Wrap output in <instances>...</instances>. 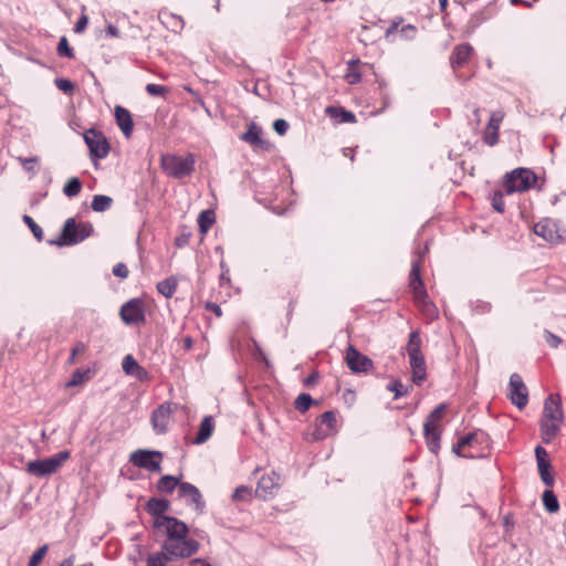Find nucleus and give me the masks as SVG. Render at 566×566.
<instances>
[{"instance_id":"59","label":"nucleus","mask_w":566,"mask_h":566,"mask_svg":"<svg viewBox=\"0 0 566 566\" xmlns=\"http://www.w3.org/2000/svg\"><path fill=\"white\" fill-rule=\"evenodd\" d=\"M190 237H191V233H190V232H184V233L179 234V235L175 239V245H176L177 248H182V247H185L186 244H188Z\"/></svg>"},{"instance_id":"6","label":"nucleus","mask_w":566,"mask_h":566,"mask_svg":"<svg viewBox=\"0 0 566 566\" xmlns=\"http://www.w3.org/2000/svg\"><path fill=\"white\" fill-rule=\"evenodd\" d=\"M199 542L187 535L182 539L164 541L161 544V549L171 560L190 557L199 551Z\"/></svg>"},{"instance_id":"19","label":"nucleus","mask_w":566,"mask_h":566,"mask_svg":"<svg viewBox=\"0 0 566 566\" xmlns=\"http://www.w3.org/2000/svg\"><path fill=\"white\" fill-rule=\"evenodd\" d=\"M279 480L280 476L275 472L262 475L256 484V496L266 500L273 494L274 489L279 486Z\"/></svg>"},{"instance_id":"20","label":"nucleus","mask_w":566,"mask_h":566,"mask_svg":"<svg viewBox=\"0 0 566 566\" xmlns=\"http://www.w3.org/2000/svg\"><path fill=\"white\" fill-rule=\"evenodd\" d=\"M543 416L545 420L563 422L564 415L558 396L549 395L544 402Z\"/></svg>"},{"instance_id":"25","label":"nucleus","mask_w":566,"mask_h":566,"mask_svg":"<svg viewBox=\"0 0 566 566\" xmlns=\"http://www.w3.org/2000/svg\"><path fill=\"white\" fill-rule=\"evenodd\" d=\"M423 434L429 451L437 455L440 450L441 441L440 428L423 427Z\"/></svg>"},{"instance_id":"26","label":"nucleus","mask_w":566,"mask_h":566,"mask_svg":"<svg viewBox=\"0 0 566 566\" xmlns=\"http://www.w3.org/2000/svg\"><path fill=\"white\" fill-rule=\"evenodd\" d=\"M214 429V420L212 416H206L203 417L198 433L193 440L195 444H202L205 443L212 434Z\"/></svg>"},{"instance_id":"37","label":"nucleus","mask_w":566,"mask_h":566,"mask_svg":"<svg viewBox=\"0 0 566 566\" xmlns=\"http://www.w3.org/2000/svg\"><path fill=\"white\" fill-rule=\"evenodd\" d=\"M544 507L549 513H555L559 510L557 496L552 490H545L542 495Z\"/></svg>"},{"instance_id":"31","label":"nucleus","mask_w":566,"mask_h":566,"mask_svg":"<svg viewBox=\"0 0 566 566\" xmlns=\"http://www.w3.org/2000/svg\"><path fill=\"white\" fill-rule=\"evenodd\" d=\"M447 403L442 402L434 407V409L428 415L426 418V421L423 423V427H430V428H440V421L443 417V413L447 410Z\"/></svg>"},{"instance_id":"23","label":"nucleus","mask_w":566,"mask_h":566,"mask_svg":"<svg viewBox=\"0 0 566 566\" xmlns=\"http://www.w3.org/2000/svg\"><path fill=\"white\" fill-rule=\"evenodd\" d=\"M169 506L170 503L166 499L150 497L145 505V510L148 514L155 516V518H159L166 516L165 513L168 511Z\"/></svg>"},{"instance_id":"28","label":"nucleus","mask_w":566,"mask_h":566,"mask_svg":"<svg viewBox=\"0 0 566 566\" xmlns=\"http://www.w3.org/2000/svg\"><path fill=\"white\" fill-rule=\"evenodd\" d=\"M181 483L182 482L179 478L166 474L158 480L156 488L161 493L170 494L175 491L176 488L179 489V484Z\"/></svg>"},{"instance_id":"54","label":"nucleus","mask_w":566,"mask_h":566,"mask_svg":"<svg viewBox=\"0 0 566 566\" xmlns=\"http://www.w3.org/2000/svg\"><path fill=\"white\" fill-rule=\"evenodd\" d=\"M400 36L406 40H412L417 33V28L412 24H406L399 30Z\"/></svg>"},{"instance_id":"27","label":"nucleus","mask_w":566,"mask_h":566,"mask_svg":"<svg viewBox=\"0 0 566 566\" xmlns=\"http://www.w3.org/2000/svg\"><path fill=\"white\" fill-rule=\"evenodd\" d=\"M562 422L543 420L541 423V436L544 443H549L559 431Z\"/></svg>"},{"instance_id":"56","label":"nucleus","mask_w":566,"mask_h":566,"mask_svg":"<svg viewBox=\"0 0 566 566\" xmlns=\"http://www.w3.org/2000/svg\"><path fill=\"white\" fill-rule=\"evenodd\" d=\"M85 349H86V346H85V344H84V343H82V342L76 343V344L73 346L72 350H71V355H70V357H69V359H67V363H69V364H74V363H75V357H76V355H78V354H81V353H84V352H85Z\"/></svg>"},{"instance_id":"34","label":"nucleus","mask_w":566,"mask_h":566,"mask_svg":"<svg viewBox=\"0 0 566 566\" xmlns=\"http://www.w3.org/2000/svg\"><path fill=\"white\" fill-rule=\"evenodd\" d=\"M214 221H216V214L212 210H210V209L202 210L198 217V226H199L200 232L202 234L207 233L209 231V229L211 228V226L214 223Z\"/></svg>"},{"instance_id":"38","label":"nucleus","mask_w":566,"mask_h":566,"mask_svg":"<svg viewBox=\"0 0 566 566\" xmlns=\"http://www.w3.org/2000/svg\"><path fill=\"white\" fill-rule=\"evenodd\" d=\"M314 402L315 401L310 394L302 392L296 397V399L294 401V407L297 411H300L301 413H304L311 408V406Z\"/></svg>"},{"instance_id":"44","label":"nucleus","mask_w":566,"mask_h":566,"mask_svg":"<svg viewBox=\"0 0 566 566\" xmlns=\"http://www.w3.org/2000/svg\"><path fill=\"white\" fill-rule=\"evenodd\" d=\"M387 390L395 394V399L403 397L408 394V388L400 380H392L387 385Z\"/></svg>"},{"instance_id":"32","label":"nucleus","mask_w":566,"mask_h":566,"mask_svg":"<svg viewBox=\"0 0 566 566\" xmlns=\"http://www.w3.org/2000/svg\"><path fill=\"white\" fill-rule=\"evenodd\" d=\"M178 286V282L174 276H169L160 282L157 283V291L166 298H170Z\"/></svg>"},{"instance_id":"57","label":"nucleus","mask_w":566,"mask_h":566,"mask_svg":"<svg viewBox=\"0 0 566 566\" xmlns=\"http://www.w3.org/2000/svg\"><path fill=\"white\" fill-rule=\"evenodd\" d=\"M112 272L115 276L120 277V279H126L129 274V271H128L126 264H124V263H117L113 268Z\"/></svg>"},{"instance_id":"51","label":"nucleus","mask_w":566,"mask_h":566,"mask_svg":"<svg viewBox=\"0 0 566 566\" xmlns=\"http://www.w3.org/2000/svg\"><path fill=\"white\" fill-rule=\"evenodd\" d=\"M491 307V303L485 301L476 300L475 302H472V310L478 314L489 313Z\"/></svg>"},{"instance_id":"5","label":"nucleus","mask_w":566,"mask_h":566,"mask_svg":"<svg viewBox=\"0 0 566 566\" xmlns=\"http://www.w3.org/2000/svg\"><path fill=\"white\" fill-rule=\"evenodd\" d=\"M70 457L71 452L63 450L49 458L30 461L27 464V472L36 478L50 475L56 472Z\"/></svg>"},{"instance_id":"9","label":"nucleus","mask_w":566,"mask_h":566,"mask_svg":"<svg viewBox=\"0 0 566 566\" xmlns=\"http://www.w3.org/2000/svg\"><path fill=\"white\" fill-rule=\"evenodd\" d=\"M163 457V452L157 450L138 449L129 455V461L137 468L159 473Z\"/></svg>"},{"instance_id":"41","label":"nucleus","mask_w":566,"mask_h":566,"mask_svg":"<svg viewBox=\"0 0 566 566\" xmlns=\"http://www.w3.org/2000/svg\"><path fill=\"white\" fill-rule=\"evenodd\" d=\"M167 562H171V559L168 558V555H166V553L161 549L148 555L146 559V566H167Z\"/></svg>"},{"instance_id":"1","label":"nucleus","mask_w":566,"mask_h":566,"mask_svg":"<svg viewBox=\"0 0 566 566\" xmlns=\"http://www.w3.org/2000/svg\"><path fill=\"white\" fill-rule=\"evenodd\" d=\"M428 252V243L423 247V250L417 252V258L411 262L409 285L413 293L415 301L423 307L426 314L434 317L437 316V308L434 304L428 300V293L420 275L421 263Z\"/></svg>"},{"instance_id":"24","label":"nucleus","mask_w":566,"mask_h":566,"mask_svg":"<svg viewBox=\"0 0 566 566\" xmlns=\"http://www.w3.org/2000/svg\"><path fill=\"white\" fill-rule=\"evenodd\" d=\"M241 138L251 146L260 147L262 149H265L269 145L261 138V128L254 123L249 125L248 130L242 134Z\"/></svg>"},{"instance_id":"21","label":"nucleus","mask_w":566,"mask_h":566,"mask_svg":"<svg viewBox=\"0 0 566 566\" xmlns=\"http://www.w3.org/2000/svg\"><path fill=\"white\" fill-rule=\"evenodd\" d=\"M115 120L126 138H129L134 129V120L128 109L120 105L114 108Z\"/></svg>"},{"instance_id":"58","label":"nucleus","mask_w":566,"mask_h":566,"mask_svg":"<svg viewBox=\"0 0 566 566\" xmlns=\"http://www.w3.org/2000/svg\"><path fill=\"white\" fill-rule=\"evenodd\" d=\"M87 23H88V17L83 13L78 18V20L76 21V23L74 25V32L75 33H82L86 29Z\"/></svg>"},{"instance_id":"46","label":"nucleus","mask_w":566,"mask_h":566,"mask_svg":"<svg viewBox=\"0 0 566 566\" xmlns=\"http://www.w3.org/2000/svg\"><path fill=\"white\" fill-rule=\"evenodd\" d=\"M23 222L29 227V229L33 233L34 238L38 241H41L42 238H43V230H42V228L28 214L23 216Z\"/></svg>"},{"instance_id":"3","label":"nucleus","mask_w":566,"mask_h":566,"mask_svg":"<svg viewBox=\"0 0 566 566\" xmlns=\"http://www.w3.org/2000/svg\"><path fill=\"white\" fill-rule=\"evenodd\" d=\"M160 166L164 172L175 179H182L192 175L196 169V156L189 153L186 157L175 154L160 156Z\"/></svg>"},{"instance_id":"10","label":"nucleus","mask_w":566,"mask_h":566,"mask_svg":"<svg viewBox=\"0 0 566 566\" xmlns=\"http://www.w3.org/2000/svg\"><path fill=\"white\" fill-rule=\"evenodd\" d=\"M534 233L549 243H560L566 239V230L557 221L545 218L534 226Z\"/></svg>"},{"instance_id":"7","label":"nucleus","mask_w":566,"mask_h":566,"mask_svg":"<svg viewBox=\"0 0 566 566\" xmlns=\"http://www.w3.org/2000/svg\"><path fill=\"white\" fill-rule=\"evenodd\" d=\"M154 528L166 535L165 541H178L188 535V526L185 522L172 516H164L154 520Z\"/></svg>"},{"instance_id":"61","label":"nucleus","mask_w":566,"mask_h":566,"mask_svg":"<svg viewBox=\"0 0 566 566\" xmlns=\"http://www.w3.org/2000/svg\"><path fill=\"white\" fill-rule=\"evenodd\" d=\"M318 380V373L314 371L310 374L303 381L304 386L308 387L316 384Z\"/></svg>"},{"instance_id":"30","label":"nucleus","mask_w":566,"mask_h":566,"mask_svg":"<svg viewBox=\"0 0 566 566\" xmlns=\"http://www.w3.org/2000/svg\"><path fill=\"white\" fill-rule=\"evenodd\" d=\"M122 368L126 375L136 376L138 378L142 377V374H145V369L140 367L137 360L133 357V355H126L122 361Z\"/></svg>"},{"instance_id":"40","label":"nucleus","mask_w":566,"mask_h":566,"mask_svg":"<svg viewBox=\"0 0 566 566\" xmlns=\"http://www.w3.org/2000/svg\"><path fill=\"white\" fill-rule=\"evenodd\" d=\"M88 374H90V369H76L70 380L66 381L65 384V387L70 388V387H76V386H80L82 385L85 380L88 379Z\"/></svg>"},{"instance_id":"49","label":"nucleus","mask_w":566,"mask_h":566,"mask_svg":"<svg viewBox=\"0 0 566 566\" xmlns=\"http://www.w3.org/2000/svg\"><path fill=\"white\" fill-rule=\"evenodd\" d=\"M491 203L495 211H497L500 213L504 212L505 203H504L503 192L501 190H496L493 192V195L491 197Z\"/></svg>"},{"instance_id":"11","label":"nucleus","mask_w":566,"mask_h":566,"mask_svg":"<svg viewBox=\"0 0 566 566\" xmlns=\"http://www.w3.org/2000/svg\"><path fill=\"white\" fill-rule=\"evenodd\" d=\"M345 360L354 374H367L374 368V361L368 356L361 354L354 345H349L346 348Z\"/></svg>"},{"instance_id":"35","label":"nucleus","mask_w":566,"mask_h":566,"mask_svg":"<svg viewBox=\"0 0 566 566\" xmlns=\"http://www.w3.org/2000/svg\"><path fill=\"white\" fill-rule=\"evenodd\" d=\"M113 199L105 195H95L93 197L91 207L95 212H104L111 209Z\"/></svg>"},{"instance_id":"16","label":"nucleus","mask_w":566,"mask_h":566,"mask_svg":"<svg viewBox=\"0 0 566 566\" xmlns=\"http://www.w3.org/2000/svg\"><path fill=\"white\" fill-rule=\"evenodd\" d=\"M535 457H536L538 472H539L543 483L546 486H553L555 479H554L553 473L551 472V463L547 460V457H548L547 451L542 446H537L535 448Z\"/></svg>"},{"instance_id":"36","label":"nucleus","mask_w":566,"mask_h":566,"mask_svg":"<svg viewBox=\"0 0 566 566\" xmlns=\"http://www.w3.org/2000/svg\"><path fill=\"white\" fill-rule=\"evenodd\" d=\"M421 337L418 331H412L409 334L408 344L406 346V350L408 356L409 355H416V354H422L421 352Z\"/></svg>"},{"instance_id":"53","label":"nucleus","mask_w":566,"mask_h":566,"mask_svg":"<svg viewBox=\"0 0 566 566\" xmlns=\"http://www.w3.org/2000/svg\"><path fill=\"white\" fill-rule=\"evenodd\" d=\"M19 160H20V163H21V165H22L24 170L31 171L33 174L36 172L35 164L38 163V157H30V158H22V157H20Z\"/></svg>"},{"instance_id":"48","label":"nucleus","mask_w":566,"mask_h":566,"mask_svg":"<svg viewBox=\"0 0 566 566\" xmlns=\"http://www.w3.org/2000/svg\"><path fill=\"white\" fill-rule=\"evenodd\" d=\"M49 546L46 544L39 547L30 557L28 565L38 566L46 555Z\"/></svg>"},{"instance_id":"29","label":"nucleus","mask_w":566,"mask_h":566,"mask_svg":"<svg viewBox=\"0 0 566 566\" xmlns=\"http://www.w3.org/2000/svg\"><path fill=\"white\" fill-rule=\"evenodd\" d=\"M326 113L335 118L338 123H355L356 116L353 112L346 111L343 107L329 106L326 108Z\"/></svg>"},{"instance_id":"2","label":"nucleus","mask_w":566,"mask_h":566,"mask_svg":"<svg viewBox=\"0 0 566 566\" xmlns=\"http://www.w3.org/2000/svg\"><path fill=\"white\" fill-rule=\"evenodd\" d=\"M94 232L91 222L76 223L74 218H69L64 222L62 232L56 240H50L49 243L57 247H72L83 242Z\"/></svg>"},{"instance_id":"4","label":"nucleus","mask_w":566,"mask_h":566,"mask_svg":"<svg viewBox=\"0 0 566 566\" xmlns=\"http://www.w3.org/2000/svg\"><path fill=\"white\" fill-rule=\"evenodd\" d=\"M537 180L536 174L530 168H515L505 174L503 188L506 195L523 192L531 189Z\"/></svg>"},{"instance_id":"33","label":"nucleus","mask_w":566,"mask_h":566,"mask_svg":"<svg viewBox=\"0 0 566 566\" xmlns=\"http://www.w3.org/2000/svg\"><path fill=\"white\" fill-rule=\"evenodd\" d=\"M503 119V115L499 116V119H496L495 125H486L485 133L483 135V140L489 146H494L499 142V129H500V123Z\"/></svg>"},{"instance_id":"63","label":"nucleus","mask_w":566,"mask_h":566,"mask_svg":"<svg viewBox=\"0 0 566 566\" xmlns=\"http://www.w3.org/2000/svg\"><path fill=\"white\" fill-rule=\"evenodd\" d=\"M346 78H347L349 84H356V83H358L361 80V75H360V73H356V72L348 73L346 75Z\"/></svg>"},{"instance_id":"55","label":"nucleus","mask_w":566,"mask_h":566,"mask_svg":"<svg viewBox=\"0 0 566 566\" xmlns=\"http://www.w3.org/2000/svg\"><path fill=\"white\" fill-rule=\"evenodd\" d=\"M289 127H290L289 123L285 119H283V118L275 119L274 123H273V129L280 136L285 135L287 129H289Z\"/></svg>"},{"instance_id":"15","label":"nucleus","mask_w":566,"mask_h":566,"mask_svg":"<svg viewBox=\"0 0 566 566\" xmlns=\"http://www.w3.org/2000/svg\"><path fill=\"white\" fill-rule=\"evenodd\" d=\"M178 494L180 497L186 499L187 504H193L197 511H203L206 503L199 489L196 485L189 482H182L179 484Z\"/></svg>"},{"instance_id":"14","label":"nucleus","mask_w":566,"mask_h":566,"mask_svg":"<svg viewBox=\"0 0 566 566\" xmlns=\"http://www.w3.org/2000/svg\"><path fill=\"white\" fill-rule=\"evenodd\" d=\"M336 431V412L328 410L322 413L315 421V428L312 433L314 441H321Z\"/></svg>"},{"instance_id":"64","label":"nucleus","mask_w":566,"mask_h":566,"mask_svg":"<svg viewBox=\"0 0 566 566\" xmlns=\"http://www.w3.org/2000/svg\"><path fill=\"white\" fill-rule=\"evenodd\" d=\"M106 33H107L108 35H111V36H116V38H117V36H119V30H118V28H117L116 25H114V24H108V25L106 27Z\"/></svg>"},{"instance_id":"13","label":"nucleus","mask_w":566,"mask_h":566,"mask_svg":"<svg viewBox=\"0 0 566 566\" xmlns=\"http://www.w3.org/2000/svg\"><path fill=\"white\" fill-rule=\"evenodd\" d=\"M120 318L127 325H136L145 322V311L139 298H132L120 307Z\"/></svg>"},{"instance_id":"17","label":"nucleus","mask_w":566,"mask_h":566,"mask_svg":"<svg viewBox=\"0 0 566 566\" xmlns=\"http://www.w3.org/2000/svg\"><path fill=\"white\" fill-rule=\"evenodd\" d=\"M171 411L169 403H163L153 411L151 423L156 433L163 434L167 432Z\"/></svg>"},{"instance_id":"39","label":"nucleus","mask_w":566,"mask_h":566,"mask_svg":"<svg viewBox=\"0 0 566 566\" xmlns=\"http://www.w3.org/2000/svg\"><path fill=\"white\" fill-rule=\"evenodd\" d=\"M82 189V181L77 177H72L67 180V182L63 187V193L69 197H75L80 193Z\"/></svg>"},{"instance_id":"8","label":"nucleus","mask_w":566,"mask_h":566,"mask_svg":"<svg viewBox=\"0 0 566 566\" xmlns=\"http://www.w3.org/2000/svg\"><path fill=\"white\" fill-rule=\"evenodd\" d=\"M84 142L90 150V158L96 164L98 159L107 157L111 146L104 134L95 128L87 129L84 135Z\"/></svg>"},{"instance_id":"62","label":"nucleus","mask_w":566,"mask_h":566,"mask_svg":"<svg viewBox=\"0 0 566 566\" xmlns=\"http://www.w3.org/2000/svg\"><path fill=\"white\" fill-rule=\"evenodd\" d=\"M462 447H458V442L452 446V452L458 457H463L468 459H473V454H465L461 452Z\"/></svg>"},{"instance_id":"50","label":"nucleus","mask_w":566,"mask_h":566,"mask_svg":"<svg viewBox=\"0 0 566 566\" xmlns=\"http://www.w3.org/2000/svg\"><path fill=\"white\" fill-rule=\"evenodd\" d=\"M146 92L151 96H163L167 92V87L164 85L149 83L146 85Z\"/></svg>"},{"instance_id":"60","label":"nucleus","mask_w":566,"mask_h":566,"mask_svg":"<svg viewBox=\"0 0 566 566\" xmlns=\"http://www.w3.org/2000/svg\"><path fill=\"white\" fill-rule=\"evenodd\" d=\"M546 335H547L546 340L552 347L556 348L560 344L562 339L558 336H556L555 334L546 331Z\"/></svg>"},{"instance_id":"18","label":"nucleus","mask_w":566,"mask_h":566,"mask_svg":"<svg viewBox=\"0 0 566 566\" xmlns=\"http://www.w3.org/2000/svg\"><path fill=\"white\" fill-rule=\"evenodd\" d=\"M473 53V46L469 43L458 44L453 48L450 55V65L453 71L463 67Z\"/></svg>"},{"instance_id":"42","label":"nucleus","mask_w":566,"mask_h":566,"mask_svg":"<svg viewBox=\"0 0 566 566\" xmlns=\"http://www.w3.org/2000/svg\"><path fill=\"white\" fill-rule=\"evenodd\" d=\"M483 431L470 432L458 440V447H472L475 442H482L480 438H484Z\"/></svg>"},{"instance_id":"22","label":"nucleus","mask_w":566,"mask_h":566,"mask_svg":"<svg viewBox=\"0 0 566 566\" xmlns=\"http://www.w3.org/2000/svg\"><path fill=\"white\" fill-rule=\"evenodd\" d=\"M412 381L420 386L427 378V366L423 354L409 355Z\"/></svg>"},{"instance_id":"12","label":"nucleus","mask_w":566,"mask_h":566,"mask_svg":"<svg viewBox=\"0 0 566 566\" xmlns=\"http://www.w3.org/2000/svg\"><path fill=\"white\" fill-rule=\"evenodd\" d=\"M509 398L520 410L525 408L528 402V390L522 377L516 373L512 374L510 377Z\"/></svg>"},{"instance_id":"47","label":"nucleus","mask_w":566,"mask_h":566,"mask_svg":"<svg viewBox=\"0 0 566 566\" xmlns=\"http://www.w3.org/2000/svg\"><path fill=\"white\" fill-rule=\"evenodd\" d=\"M54 84L64 94H72L75 90V84L69 78L57 77L54 80Z\"/></svg>"},{"instance_id":"43","label":"nucleus","mask_w":566,"mask_h":566,"mask_svg":"<svg viewBox=\"0 0 566 566\" xmlns=\"http://www.w3.org/2000/svg\"><path fill=\"white\" fill-rule=\"evenodd\" d=\"M231 497L233 501H249L252 497V489L240 485L233 491Z\"/></svg>"},{"instance_id":"45","label":"nucleus","mask_w":566,"mask_h":566,"mask_svg":"<svg viewBox=\"0 0 566 566\" xmlns=\"http://www.w3.org/2000/svg\"><path fill=\"white\" fill-rule=\"evenodd\" d=\"M57 54L62 57L73 59L74 57V50L70 46L67 39L65 36H62L60 39V42L57 44Z\"/></svg>"},{"instance_id":"52","label":"nucleus","mask_w":566,"mask_h":566,"mask_svg":"<svg viewBox=\"0 0 566 566\" xmlns=\"http://www.w3.org/2000/svg\"><path fill=\"white\" fill-rule=\"evenodd\" d=\"M402 21L403 19L401 17H398L390 22V25L385 31V38L387 40H389L394 33L399 32V25L402 23Z\"/></svg>"}]
</instances>
